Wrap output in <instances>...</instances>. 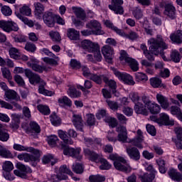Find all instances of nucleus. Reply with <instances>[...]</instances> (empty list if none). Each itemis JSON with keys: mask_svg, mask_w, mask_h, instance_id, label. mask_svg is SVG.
<instances>
[{"mask_svg": "<svg viewBox=\"0 0 182 182\" xmlns=\"http://www.w3.org/2000/svg\"><path fill=\"white\" fill-rule=\"evenodd\" d=\"M84 153L86 154V156H89L91 161H95V163H99L100 161V159L102 158V155H99L98 154L90 151L89 149H84Z\"/></svg>", "mask_w": 182, "mask_h": 182, "instance_id": "obj_24", "label": "nucleus"}, {"mask_svg": "<svg viewBox=\"0 0 182 182\" xmlns=\"http://www.w3.org/2000/svg\"><path fill=\"white\" fill-rule=\"evenodd\" d=\"M80 151H82L80 148L75 149L67 146L64 148L63 154H65V156H70V157H74L75 159H77V160H82Z\"/></svg>", "mask_w": 182, "mask_h": 182, "instance_id": "obj_9", "label": "nucleus"}, {"mask_svg": "<svg viewBox=\"0 0 182 182\" xmlns=\"http://www.w3.org/2000/svg\"><path fill=\"white\" fill-rule=\"evenodd\" d=\"M0 28L1 29H3L5 32H12L14 31V32H17V31H19V28L18 27V25L12 21H5V20H1L0 21Z\"/></svg>", "mask_w": 182, "mask_h": 182, "instance_id": "obj_8", "label": "nucleus"}, {"mask_svg": "<svg viewBox=\"0 0 182 182\" xmlns=\"http://www.w3.org/2000/svg\"><path fill=\"white\" fill-rule=\"evenodd\" d=\"M170 39L174 43L180 45L182 43V31L178 30L170 35Z\"/></svg>", "mask_w": 182, "mask_h": 182, "instance_id": "obj_25", "label": "nucleus"}, {"mask_svg": "<svg viewBox=\"0 0 182 182\" xmlns=\"http://www.w3.org/2000/svg\"><path fill=\"white\" fill-rule=\"evenodd\" d=\"M86 28H88V29H94L92 30L94 31V35H103L105 33L103 31H102L100 23L96 20H92L87 23Z\"/></svg>", "mask_w": 182, "mask_h": 182, "instance_id": "obj_11", "label": "nucleus"}, {"mask_svg": "<svg viewBox=\"0 0 182 182\" xmlns=\"http://www.w3.org/2000/svg\"><path fill=\"white\" fill-rule=\"evenodd\" d=\"M55 14L50 11L44 12L43 15V20L44 23L46 24L48 28H53L55 26Z\"/></svg>", "mask_w": 182, "mask_h": 182, "instance_id": "obj_10", "label": "nucleus"}, {"mask_svg": "<svg viewBox=\"0 0 182 182\" xmlns=\"http://www.w3.org/2000/svg\"><path fill=\"white\" fill-rule=\"evenodd\" d=\"M30 153H32L33 155V159L36 161V163H39L41 161V152L38 149H35L33 147H28V151Z\"/></svg>", "mask_w": 182, "mask_h": 182, "instance_id": "obj_38", "label": "nucleus"}, {"mask_svg": "<svg viewBox=\"0 0 182 182\" xmlns=\"http://www.w3.org/2000/svg\"><path fill=\"white\" fill-rule=\"evenodd\" d=\"M133 15L136 19H141L143 18V11L141 9L136 8L133 11Z\"/></svg>", "mask_w": 182, "mask_h": 182, "instance_id": "obj_61", "label": "nucleus"}, {"mask_svg": "<svg viewBox=\"0 0 182 182\" xmlns=\"http://www.w3.org/2000/svg\"><path fill=\"white\" fill-rule=\"evenodd\" d=\"M73 124L77 130L83 132V119H82V116L79 114H73Z\"/></svg>", "mask_w": 182, "mask_h": 182, "instance_id": "obj_21", "label": "nucleus"}, {"mask_svg": "<svg viewBox=\"0 0 182 182\" xmlns=\"http://www.w3.org/2000/svg\"><path fill=\"white\" fill-rule=\"evenodd\" d=\"M60 106H68V107H72V100L66 96L60 97L58 100Z\"/></svg>", "mask_w": 182, "mask_h": 182, "instance_id": "obj_36", "label": "nucleus"}, {"mask_svg": "<svg viewBox=\"0 0 182 182\" xmlns=\"http://www.w3.org/2000/svg\"><path fill=\"white\" fill-rule=\"evenodd\" d=\"M114 5H109V8L111 11H114V14L123 15L124 10H123V0H112Z\"/></svg>", "mask_w": 182, "mask_h": 182, "instance_id": "obj_13", "label": "nucleus"}, {"mask_svg": "<svg viewBox=\"0 0 182 182\" xmlns=\"http://www.w3.org/2000/svg\"><path fill=\"white\" fill-rule=\"evenodd\" d=\"M144 140L141 138H134L132 141H130V143H132L134 146L137 147L138 149H143V145L141 143H143Z\"/></svg>", "mask_w": 182, "mask_h": 182, "instance_id": "obj_55", "label": "nucleus"}, {"mask_svg": "<svg viewBox=\"0 0 182 182\" xmlns=\"http://www.w3.org/2000/svg\"><path fill=\"white\" fill-rule=\"evenodd\" d=\"M102 53L108 63H112V56L113 55V53H114L113 48L109 45L104 46L102 48Z\"/></svg>", "mask_w": 182, "mask_h": 182, "instance_id": "obj_15", "label": "nucleus"}, {"mask_svg": "<svg viewBox=\"0 0 182 182\" xmlns=\"http://www.w3.org/2000/svg\"><path fill=\"white\" fill-rule=\"evenodd\" d=\"M90 80L97 83V85H102L103 81L107 83L109 78L103 75L92 74L90 77Z\"/></svg>", "mask_w": 182, "mask_h": 182, "instance_id": "obj_22", "label": "nucleus"}, {"mask_svg": "<svg viewBox=\"0 0 182 182\" xmlns=\"http://www.w3.org/2000/svg\"><path fill=\"white\" fill-rule=\"evenodd\" d=\"M119 60H124L126 63H128L133 72H137V70H139V63H137L136 60L130 58L124 50L120 51Z\"/></svg>", "mask_w": 182, "mask_h": 182, "instance_id": "obj_4", "label": "nucleus"}, {"mask_svg": "<svg viewBox=\"0 0 182 182\" xmlns=\"http://www.w3.org/2000/svg\"><path fill=\"white\" fill-rule=\"evenodd\" d=\"M67 36L70 41H79L80 33L75 28H68L67 30Z\"/></svg>", "mask_w": 182, "mask_h": 182, "instance_id": "obj_28", "label": "nucleus"}, {"mask_svg": "<svg viewBox=\"0 0 182 182\" xmlns=\"http://www.w3.org/2000/svg\"><path fill=\"white\" fill-rule=\"evenodd\" d=\"M156 100L162 109L166 110L170 107V102H168V98L163 95L161 93L156 94Z\"/></svg>", "mask_w": 182, "mask_h": 182, "instance_id": "obj_18", "label": "nucleus"}, {"mask_svg": "<svg viewBox=\"0 0 182 182\" xmlns=\"http://www.w3.org/2000/svg\"><path fill=\"white\" fill-rule=\"evenodd\" d=\"M42 161L43 164H48V163H50L51 166H55V164L56 163V161L53 159V156L50 154L45 155L42 159Z\"/></svg>", "mask_w": 182, "mask_h": 182, "instance_id": "obj_45", "label": "nucleus"}, {"mask_svg": "<svg viewBox=\"0 0 182 182\" xmlns=\"http://www.w3.org/2000/svg\"><path fill=\"white\" fill-rule=\"evenodd\" d=\"M174 132L176 134V139H178L180 141H182V127H176L174 129Z\"/></svg>", "mask_w": 182, "mask_h": 182, "instance_id": "obj_64", "label": "nucleus"}, {"mask_svg": "<svg viewBox=\"0 0 182 182\" xmlns=\"http://www.w3.org/2000/svg\"><path fill=\"white\" fill-rule=\"evenodd\" d=\"M25 126L26 124H23L21 127L25 129L26 133H41V127L36 122H31L28 128H25Z\"/></svg>", "mask_w": 182, "mask_h": 182, "instance_id": "obj_17", "label": "nucleus"}, {"mask_svg": "<svg viewBox=\"0 0 182 182\" xmlns=\"http://www.w3.org/2000/svg\"><path fill=\"white\" fill-rule=\"evenodd\" d=\"M0 156L3 159H13L14 155L5 146L0 145Z\"/></svg>", "mask_w": 182, "mask_h": 182, "instance_id": "obj_33", "label": "nucleus"}, {"mask_svg": "<svg viewBox=\"0 0 182 182\" xmlns=\"http://www.w3.org/2000/svg\"><path fill=\"white\" fill-rule=\"evenodd\" d=\"M171 58L173 62H175V63H178L181 58H180V53H178L176 50H173L171 52Z\"/></svg>", "mask_w": 182, "mask_h": 182, "instance_id": "obj_51", "label": "nucleus"}, {"mask_svg": "<svg viewBox=\"0 0 182 182\" xmlns=\"http://www.w3.org/2000/svg\"><path fill=\"white\" fill-rule=\"evenodd\" d=\"M168 174L170 178H171V180H173L174 181H182V174L174 168L169 169V171H168Z\"/></svg>", "mask_w": 182, "mask_h": 182, "instance_id": "obj_29", "label": "nucleus"}, {"mask_svg": "<svg viewBox=\"0 0 182 182\" xmlns=\"http://www.w3.org/2000/svg\"><path fill=\"white\" fill-rule=\"evenodd\" d=\"M111 70L117 78L122 80V82H124V83H127V85L133 86L136 83L134 82V80H133V77L132 75L127 73H122L114 68H111Z\"/></svg>", "mask_w": 182, "mask_h": 182, "instance_id": "obj_6", "label": "nucleus"}, {"mask_svg": "<svg viewBox=\"0 0 182 182\" xmlns=\"http://www.w3.org/2000/svg\"><path fill=\"white\" fill-rule=\"evenodd\" d=\"M158 124L164 126H173L174 121L170 120V117L167 114L161 113L159 114Z\"/></svg>", "mask_w": 182, "mask_h": 182, "instance_id": "obj_19", "label": "nucleus"}, {"mask_svg": "<svg viewBox=\"0 0 182 182\" xmlns=\"http://www.w3.org/2000/svg\"><path fill=\"white\" fill-rule=\"evenodd\" d=\"M164 14L171 19H174V18H176V8L173 6V4H168L165 6V11Z\"/></svg>", "mask_w": 182, "mask_h": 182, "instance_id": "obj_26", "label": "nucleus"}, {"mask_svg": "<svg viewBox=\"0 0 182 182\" xmlns=\"http://www.w3.org/2000/svg\"><path fill=\"white\" fill-rule=\"evenodd\" d=\"M72 9L74 14L76 15L77 18L82 19V21H85L86 18V13L85 12V10L82 9V8H77L75 6L72 7Z\"/></svg>", "mask_w": 182, "mask_h": 182, "instance_id": "obj_31", "label": "nucleus"}, {"mask_svg": "<svg viewBox=\"0 0 182 182\" xmlns=\"http://www.w3.org/2000/svg\"><path fill=\"white\" fill-rule=\"evenodd\" d=\"M92 86L93 85H92V81L87 80L84 82V87L82 85H77V89H80L82 92H84L85 95H87L90 92L89 90H87V89H92Z\"/></svg>", "mask_w": 182, "mask_h": 182, "instance_id": "obj_35", "label": "nucleus"}, {"mask_svg": "<svg viewBox=\"0 0 182 182\" xmlns=\"http://www.w3.org/2000/svg\"><path fill=\"white\" fill-rule=\"evenodd\" d=\"M49 36L53 42H60V34L58 31H50Z\"/></svg>", "mask_w": 182, "mask_h": 182, "instance_id": "obj_53", "label": "nucleus"}, {"mask_svg": "<svg viewBox=\"0 0 182 182\" xmlns=\"http://www.w3.org/2000/svg\"><path fill=\"white\" fill-rule=\"evenodd\" d=\"M139 178H141V182H153V179L156 178V177L155 175L144 173V175H140Z\"/></svg>", "mask_w": 182, "mask_h": 182, "instance_id": "obj_48", "label": "nucleus"}, {"mask_svg": "<svg viewBox=\"0 0 182 182\" xmlns=\"http://www.w3.org/2000/svg\"><path fill=\"white\" fill-rule=\"evenodd\" d=\"M1 73L3 77L5 79H8V80H11L12 79V75H11V71L7 68H1Z\"/></svg>", "mask_w": 182, "mask_h": 182, "instance_id": "obj_57", "label": "nucleus"}, {"mask_svg": "<svg viewBox=\"0 0 182 182\" xmlns=\"http://www.w3.org/2000/svg\"><path fill=\"white\" fill-rule=\"evenodd\" d=\"M68 96H70V97L76 99L77 97H80L82 93L77 90H76V88L70 87L68 90Z\"/></svg>", "mask_w": 182, "mask_h": 182, "instance_id": "obj_39", "label": "nucleus"}, {"mask_svg": "<svg viewBox=\"0 0 182 182\" xmlns=\"http://www.w3.org/2000/svg\"><path fill=\"white\" fill-rule=\"evenodd\" d=\"M23 160L26 163L31 161L32 163V166L33 167H36V166L38 164L35 161V158H33V155L30 154L25 153Z\"/></svg>", "mask_w": 182, "mask_h": 182, "instance_id": "obj_47", "label": "nucleus"}, {"mask_svg": "<svg viewBox=\"0 0 182 182\" xmlns=\"http://www.w3.org/2000/svg\"><path fill=\"white\" fill-rule=\"evenodd\" d=\"M58 134L60 139L64 141L65 144H73V141L66 134V132L59 129L58 131Z\"/></svg>", "mask_w": 182, "mask_h": 182, "instance_id": "obj_30", "label": "nucleus"}, {"mask_svg": "<svg viewBox=\"0 0 182 182\" xmlns=\"http://www.w3.org/2000/svg\"><path fill=\"white\" fill-rule=\"evenodd\" d=\"M118 134V141L126 143L127 141V129L124 126H119L116 128Z\"/></svg>", "mask_w": 182, "mask_h": 182, "instance_id": "obj_16", "label": "nucleus"}, {"mask_svg": "<svg viewBox=\"0 0 182 182\" xmlns=\"http://www.w3.org/2000/svg\"><path fill=\"white\" fill-rule=\"evenodd\" d=\"M96 117L98 120H100V119H104L105 123H108L110 127L114 128L116 126H117V120L116 118L109 116L105 109H100L96 114Z\"/></svg>", "mask_w": 182, "mask_h": 182, "instance_id": "obj_5", "label": "nucleus"}, {"mask_svg": "<svg viewBox=\"0 0 182 182\" xmlns=\"http://www.w3.org/2000/svg\"><path fill=\"white\" fill-rule=\"evenodd\" d=\"M14 39L15 42H17L18 43H23L24 42H26V36L22 34L15 36Z\"/></svg>", "mask_w": 182, "mask_h": 182, "instance_id": "obj_62", "label": "nucleus"}, {"mask_svg": "<svg viewBox=\"0 0 182 182\" xmlns=\"http://www.w3.org/2000/svg\"><path fill=\"white\" fill-rule=\"evenodd\" d=\"M34 15L37 19L42 18V14L45 12V6L40 2L34 3Z\"/></svg>", "mask_w": 182, "mask_h": 182, "instance_id": "obj_23", "label": "nucleus"}, {"mask_svg": "<svg viewBox=\"0 0 182 182\" xmlns=\"http://www.w3.org/2000/svg\"><path fill=\"white\" fill-rule=\"evenodd\" d=\"M33 70L38 72V73H42L43 70H46V67L34 63L32 67Z\"/></svg>", "mask_w": 182, "mask_h": 182, "instance_id": "obj_60", "label": "nucleus"}, {"mask_svg": "<svg viewBox=\"0 0 182 182\" xmlns=\"http://www.w3.org/2000/svg\"><path fill=\"white\" fill-rule=\"evenodd\" d=\"M87 124L88 126H95L96 124V119L95 118V115L92 114H87Z\"/></svg>", "mask_w": 182, "mask_h": 182, "instance_id": "obj_56", "label": "nucleus"}, {"mask_svg": "<svg viewBox=\"0 0 182 182\" xmlns=\"http://www.w3.org/2000/svg\"><path fill=\"white\" fill-rule=\"evenodd\" d=\"M150 85L152 87L159 88V87H166V85L161 83V80L158 77H152L149 80Z\"/></svg>", "mask_w": 182, "mask_h": 182, "instance_id": "obj_34", "label": "nucleus"}, {"mask_svg": "<svg viewBox=\"0 0 182 182\" xmlns=\"http://www.w3.org/2000/svg\"><path fill=\"white\" fill-rule=\"evenodd\" d=\"M149 43V50L152 55H161L162 59L166 60V56L164 55V49L168 48L167 44L165 43L161 36H157V38H151L148 41Z\"/></svg>", "mask_w": 182, "mask_h": 182, "instance_id": "obj_2", "label": "nucleus"}, {"mask_svg": "<svg viewBox=\"0 0 182 182\" xmlns=\"http://www.w3.org/2000/svg\"><path fill=\"white\" fill-rule=\"evenodd\" d=\"M9 134L4 129V126L0 124V141H8Z\"/></svg>", "mask_w": 182, "mask_h": 182, "instance_id": "obj_40", "label": "nucleus"}, {"mask_svg": "<svg viewBox=\"0 0 182 182\" xmlns=\"http://www.w3.org/2000/svg\"><path fill=\"white\" fill-rule=\"evenodd\" d=\"M25 75L29 80L31 85H39L41 83L38 87V92L41 95H44V96H53V92L52 91H49L45 89V83L43 80L41 79V76L29 69L25 70Z\"/></svg>", "mask_w": 182, "mask_h": 182, "instance_id": "obj_1", "label": "nucleus"}, {"mask_svg": "<svg viewBox=\"0 0 182 182\" xmlns=\"http://www.w3.org/2000/svg\"><path fill=\"white\" fill-rule=\"evenodd\" d=\"M1 11L4 16H11L12 15V9L8 6H2Z\"/></svg>", "mask_w": 182, "mask_h": 182, "instance_id": "obj_59", "label": "nucleus"}, {"mask_svg": "<svg viewBox=\"0 0 182 182\" xmlns=\"http://www.w3.org/2000/svg\"><path fill=\"white\" fill-rule=\"evenodd\" d=\"M135 80L136 82H144L149 80V77H147V75H146V74L143 73H136L135 74Z\"/></svg>", "mask_w": 182, "mask_h": 182, "instance_id": "obj_46", "label": "nucleus"}, {"mask_svg": "<svg viewBox=\"0 0 182 182\" xmlns=\"http://www.w3.org/2000/svg\"><path fill=\"white\" fill-rule=\"evenodd\" d=\"M89 180L90 182H103L106 181V177L102 175H91Z\"/></svg>", "mask_w": 182, "mask_h": 182, "instance_id": "obj_44", "label": "nucleus"}, {"mask_svg": "<svg viewBox=\"0 0 182 182\" xmlns=\"http://www.w3.org/2000/svg\"><path fill=\"white\" fill-rule=\"evenodd\" d=\"M50 122L53 126H59L60 124V118L56 115V114H53L50 115Z\"/></svg>", "mask_w": 182, "mask_h": 182, "instance_id": "obj_58", "label": "nucleus"}, {"mask_svg": "<svg viewBox=\"0 0 182 182\" xmlns=\"http://www.w3.org/2000/svg\"><path fill=\"white\" fill-rule=\"evenodd\" d=\"M100 163H101V166H100V170H110V168H112V164L105 159H100Z\"/></svg>", "mask_w": 182, "mask_h": 182, "instance_id": "obj_41", "label": "nucleus"}, {"mask_svg": "<svg viewBox=\"0 0 182 182\" xmlns=\"http://www.w3.org/2000/svg\"><path fill=\"white\" fill-rule=\"evenodd\" d=\"M20 14L22 15H26V16H30L31 14H32V11L31 10V8L29 6L24 5L21 8L19 9Z\"/></svg>", "mask_w": 182, "mask_h": 182, "instance_id": "obj_52", "label": "nucleus"}, {"mask_svg": "<svg viewBox=\"0 0 182 182\" xmlns=\"http://www.w3.org/2000/svg\"><path fill=\"white\" fill-rule=\"evenodd\" d=\"M24 48L27 52H31V53H33L36 50V45L33 43L28 42L26 43Z\"/></svg>", "mask_w": 182, "mask_h": 182, "instance_id": "obj_54", "label": "nucleus"}, {"mask_svg": "<svg viewBox=\"0 0 182 182\" xmlns=\"http://www.w3.org/2000/svg\"><path fill=\"white\" fill-rule=\"evenodd\" d=\"M4 96L6 102H11V100H16V102H19L21 100V97H19L16 92L12 90H7L5 92Z\"/></svg>", "mask_w": 182, "mask_h": 182, "instance_id": "obj_20", "label": "nucleus"}, {"mask_svg": "<svg viewBox=\"0 0 182 182\" xmlns=\"http://www.w3.org/2000/svg\"><path fill=\"white\" fill-rule=\"evenodd\" d=\"M3 170L6 171V173H9L14 170V164L9 161H6L4 162L2 166Z\"/></svg>", "mask_w": 182, "mask_h": 182, "instance_id": "obj_49", "label": "nucleus"}, {"mask_svg": "<svg viewBox=\"0 0 182 182\" xmlns=\"http://www.w3.org/2000/svg\"><path fill=\"white\" fill-rule=\"evenodd\" d=\"M59 140L58 136L53 135L48 137V143L50 146H56V142Z\"/></svg>", "mask_w": 182, "mask_h": 182, "instance_id": "obj_63", "label": "nucleus"}, {"mask_svg": "<svg viewBox=\"0 0 182 182\" xmlns=\"http://www.w3.org/2000/svg\"><path fill=\"white\" fill-rule=\"evenodd\" d=\"M37 109L40 113H42V114H44L46 116H48V114H50V109H49V107L46 105H39L37 106Z\"/></svg>", "mask_w": 182, "mask_h": 182, "instance_id": "obj_43", "label": "nucleus"}, {"mask_svg": "<svg viewBox=\"0 0 182 182\" xmlns=\"http://www.w3.org/2000/svg\"><path fill=\"white\" fill-rule=\"evenodd\" d=\"M82 49H85L87 52L92 53L94 50H97L99 44L97 43H93L90 40H84L81 42Z\"/></svg>", "mask_w": 182, "mask_h": 182, "instance_id": "obj_12", "label": "nucleus"}, {"mask_svg": "<svg viewBox=\"0 0 182 182\" xmlns=\"http://www.w3.org/2000/svg\"><path fill=\"white\" fill-rule=\"evenodd\" d=\"M147 109L149 110L151 114H159L160 111L161 110V107L159 105V104L155 102H151L148 107Z\"/></svg>", "mask_w": 182, "mask_h": 182, "instance_id": "obj_32", "label": "nucleus"}, {"mask_svg": "<svg viewBox=\"0 0 182 182\" xmlns=\"http://www.w3.org/2000/svg\"><path fill=\"white\" fill-rule=\"evenodd\" d=\"M109 159L114 161V166L116 170L123 171L124 173H130L132 171V166L129 164H126V159L119 156V154H111L109 156Z\"/></svg>", "mask_w": 182, "mask_h": 182, "instance_id": "obj_3", "label": "nucleus"}, {"mask_svg": "<svg viewBox=\"0 0 182 182\" xmlns=\"http://www.w3.org/2000/svg\"><path fill=\"white\" fill-rule=\"evenodd\" d=\"M105 25L108 28H111V29H112V31H114V32H116V33H117V35H119V36H124V31L123 30L117 28V26H114L113 25V23H112L110 21H107L105 22Z\"/></svg>", "mask_w": 182, "mask_h": 182, "instance_id": "obj_37", "label": "nucleus"}, {"mask_svg": "<svg viewBox=\"0 0 182 182\" xmlns=\"http://www.w3.org/2000/svg\"><path fill=\"white\" fill-rule=\"evenodd\" d=\"M17 17L18 19L22 21V22H23L26 25H28V26H29L30 28L33 27L34 23L33 21H32L31 20L28 19V18L26 17H23V16L21 15V14H18Z\"/></svg>", "mask_w": 182, "mask_h": 182, "instance_id": "obj_50", "label": "nucleus"}, {"mask_svg": "<svg viewBox=\"0 0 182 182\" xmlns=\"http://www.w3.org/2000/svg\"><path fill=\"white\" fill-rule=\"evenodd\" d=\"M16 168L18 170H14V173L15 176H17V177H21V178L26 179L28 178V173H32V169L29 168V166H26L22 163H17Z\"/></svg>", "mask_w": 182, "mask_h": 182, "instance_id": "obj_7", "label": "nucleus"}, {"mask_svg": "<svg viewBox=\"0 0 182 182\" xmlns=\"http://www.w3.org/2000/svg\"><path fill=\"white\" fill-rule=\"evenodd\" d=\"M126 151L132 160L139 161L140 160V151L136 147H127Z\"/></svg>", "mask_w": 182, "mask_h": 182, "instance_id": "obj_14", "label": "nucleus"}, {"mask_svg": "<svg viewBox=\"0 0 182 182\" xmlns=\"http://www.w3.org/2000/svg\"><path fill=\"white\" fill-rule=\"evenodd\" d=\"M134 110L137 114H144V116H147L149 114L147 109H146V106L140 102L135 103Z\"/></svg>", "mask_w": 182, "mask_h": 182, "instance_id": "obj_27", "label": "nucleus"}, {"mask_svg": "<svg viewBox=\"0 0 182 182\" xmlns=\"http://www.w3.org/2000/svg\"><path fill=\"white\" fill-rule=\"evenodd\" d=\"M72 170L74 173H76V174H82L84 171L83 165L79 163L74 164L72 166Z\"/></svg>", "mask_w": 182, "mask_h": 182, "instance_id": "obj_42", "label": "nucleus"}]
</instances>
